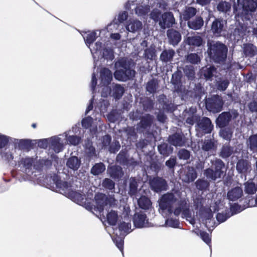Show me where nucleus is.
<instances>
[{
  "label": "nucleus",
  "instance_id": "f257e3e1",
  "mask_svg": "<svg viewBox=\"0 0 257 257\" xmlns=\"http://www.w3.org/2000/svg\"><path fill=\"white\" fill-rule=\"evenodd\" d=\"M118 63L119 69L114 73V77L117 80L125 81L135 77L136 71L133 69L134 64L132 60L122 58Z\"/></svg>",
  "mask_w": 257,
  "mask_h": 257
},
{
  "label": "nucleus",
  "instance_id": "f03ea898",
  "mask_svg": "<svg viewBox=\"0 0 257 257\" xmlns=\"http://www.w3.org/2000/svg\"><path fill=\"white\" fill-rule=\"evenodd\" d=\"M227 51V46L219 41L213 44H210L208 48V53L210 59L218 64H222L225 61Z\"/></svg>",
  "mask_w": 257,
  "mask_h": 257
},
{
  "label": "nucleus",
  "instance_id": "7ed1b4c3",
  "mask_svg": "<svg viewBox=\"0 0 257 257\" xmlns=\"http://www.w3.org/2000/svg\"><path fill=\"white\" fill-rule=\"evenodd\" d=\"M211 168L204 171V175L211 181H215L224 175L225 163L220 159L216 158L211 160Z\"/></svg>",
  "mask_w": 257,
  "mask_h": 257
},
{
  "label": "nucleus",
  "instance_id": "20e7f679",
  "mask_svg": "<svg viewBox=\"0 0 257 257\" xmlns=\"http://www.w3.org/2000/svg\"><path fill=\"white\" fill-rule=\"evenodd\" d=\"M206 108L210 112L217 113L221 111L223 108L224 101L221 96L215 94L211 96L205 100Z\"/></svg>",
  "mask_w": 257,
  "mask_h": 257
},
{
  "label": "nucleus",
  "instance_id": "39448f33",
  "mask_svg": "<svg viewBox=\"0 0 257 257\" xmlns=\"http://www.w3.org/2000/svg\"><path fill=\"white\" fill-rule=\"evenodd\" d=\"M177 201V198L172 193H165L159 199V207L163 211L167 210L169 213H172L173 211V205Z\"/></svg>",
  "mask_w": 257,
  "mask_h": 257
},
{
  "label": "nucleus",
  "instance_id": "423d86ee",
  "mask_svg": "<svg viewBox=\"0 0 257 257\" xmlns=\"http://www.w3.org/2000/svg\"><path fill=\"white\" fill-rule=\"evenodd\" d=\"M116 162L123 167H135L139 164V163L133 157L130 158L128 151L122 149L116 157Z\"/></svg>",
  "mask_w": 257,
  "mask_h": 257
},
{
  "label": "nucleus",
  "instance_id": "0eeeda50",
  "mask_svg": "<svg viewBox=\"0 0 257 257\" xmlns=\"http://www.w3.org/2000/svg\"><path fill=\"white\" fill-rule=\"evenodd\" d=\"M214 125L212 123L211 119L206 116L201 118L200 117L196 123V130L200 136L205 134H210L213 130Z\"/></svg>",
  "mask_w": 257,
  "mask_h": 257
},
{
  "label": "nucleus",
  "instance_id": "6e6552de",
  "mask_svg": "<svg viewBox=\"0 0 257 257\" xmlns=\"http://www.w3.org/2000/svg\"><path fill=\"white\" fill-rule=\"evenodd\" d=\"M167 141L170 145L177 147H183L186 143V138L181 129L169 135Z\"/></svg>",
  "mask_w": 257,
  "mask_h": 257
},
{
  "label": "nucleus",
  "instance_id": "1a4fd4ad",
  "mask_svg": "<svg viewBox=\"0 0 257 257\" xmlns=\"http://www.w3.org/2000/svg\"><path fill=\"white\" fill-rule=\"evenodd\" d=\"M150 186L153 191L159 193L168 189L167 181L162 177H154L150 180Z\"/></svg>",
  "mask_w": 257,
  "mask_h": 257
},
{
  "label": "nucleus",
  "instance_id": "9d476101",
  "mask_svg": "<svg viewBox=\"0 0 257 257\" xmlns=\"http://www.w3.org/2000/svg\"><path fill=\"white\" fill-rule=\"evenodd\" d=\"M225 31L224 22L223 19L215 18L211 25L210 32L214 36L219 37L222 35Z\"/></svg>",
  "mask_w": 257,
  "mask_h": 257
},
{
  "label": "nucleus",
  "instance_id": "9b49d317",
  "mask_svg": "<svg viewBox=\"0 0 257 257\" xmlns=\"http://www.w3.org/2000/svg\"><path fill=\"white\" fill-rule=\"evenodd\" d=\"M184 117L187 124L193 125L197 123L200 116L197 114V109L195 107H191L186 109L183 112Z\"/></svg>",
  "mask_w": 257,
  "mask_h": 257
},
{
  "label": "nucleus",
  "instance_id": "f8f14e48",
  "mask_svg": "<svg viewBox=\"0 0 257 257\" xmlns=\"http://www.w3.org/2000/svg\"><path fill=\"white\" fill-rule=\"evenodd\" d=\"M173 212L177 216H179L181 212L185 217L191 216L189 206L185 199H181L177 202V206L173 209Z\"/></svg>",
  "mask_w": 257,
  "mask_h": 257
},
{
  "label": "nucleus",
  "instance_id": "ddd939ff",
  "mask_svg": "<svg viewBox=\"0 0 257 257\" xmlns=\"http://www.w3.org/2000/svg\"><path fill=\"white\" fill-rule=\"evenodd\" d=\"M236 169L239 174L246 177L251 170V163L245 159H238L236 162Z\"/></svg>",
  "mask_w": 257,
  "mask_h": 257
},
{
  "label": "nucleus",
  "instance_id": "4468645a",
  "mask_svg": "<svg viewBox=\"0 0 257 257\" xmlns=\"http://www.w3.org/2000/svg\"><path fill=\"white\" fill-rule=\"evenodd\" d=\"M133 220L134 226L136 228H141L148 226L149 222L147 215L142 211L135 213Z\"/></svg>",
  "mask_w": 257,
  "mask_h": 257
},
{
  "label": "nucleus",
  "instance_id": "2eb2a0df",
  "mask_svg": "<svg viewBox=\"0 0 257 257\" xmlns=\"http://www.w3.org/2000/svg\"><path fill=\"white\" fill-rule=\"evenodd\" d=\"M242 13L246 16L251 15L257 8V0H242Z\"/></svg>",
  "mask_w": 257,
  "mask_h": 257
},
{
  "label": "nucleus",
  "instance_id": "dca6fc26",
  "mask_svg": "<svg viewBox=\"0 0 257 257\" xmlns=\"http://www.w3.org/2000/svg\"><path fill=\"white\" fill-rule=\"evenodd\" d=\"M232 119V115L229 111H224L219 114L215 122L217 126L222 128L227 126Z\"/></svg>",
  "mask_w": 257,
  "mask_h": 257
},
{
  "label": "nucleus",
  "instance_id": "f3484780",
  "mask_svg": "<svg viewBox=\"0 0 257 257\" xmlns=\"http://www.w3.org/2000/svg\"><path fill=\"white\" fill-rule=\"evenodd\" d=\"M175 20L173 14L171 12H165L161 16V19L159 22V25L162 29L170 28L175 24Z\"/></svg>",
  "mask_w": 257,
  "mask_h": 257
},
{
  "label": "nucleus",
  "instance_id": "a211bd4d",
  "mask_svg": "<svg viewBox=\"0 0 257 257\" xmlns=\"http://www.w3.org/2000/svg\"><path fill=\"white\" fill-rule=\"evenodd\" d=\"M94 199L96 203L95 207L96 210L100 213L103 212L104 207L109 203V199L105 194L101 193L96 194L95 195Z\"/></svg>",
  "mask_w": 257,
  "mask_h": 257
},
{
  "label": "nucleus",
  "instance_id": "6ab92c4d",
  "mask_svg": "<svg viewBox=\"0 0 257 257\" xmlns=\"http://www.w3.org/2000/svg\"><path fill=\"white\" fill-rule=\"evenodd\" d=\"M182 73L180 71H176L172 74L171 82L174 86V91L179 93L183 91V85L181 81Z\"/></svg>",
  "mask_w": 257,
  "mask_h": 257
},
{
  "label": "nucleus",
  "instance_id": "aec40b11",
  "mask_svg": "<svg viewBox=\"0 0 257 257\" xmlns=\"http://www.w3.org/2000/svg\"><path fill=\"white\" fill-rule=\"evenodd\" d=\"M35 144L32 140L29 139H15V148L20 150L30 151L34 147Z\"/></svg>",
  "mask_w": 257,
  "mask_h": 257
},
{
  "label": "nucleus",
  "instance_id": "412c9836",
  "mask_svg": "<svg viewBox=\"0 0 257 257\" xmlns=\"http://www.w3.org/2000/svg\"><path fill=\"white\" fill-rule=\"evenodd\" d=\"M53 184L56 185V187L59 191L65 192L71 187V184L66 181H63L58 175L54 174L51 177Z\"/></svg>",
  "mask_w": 257,
  "mask_h": 257
},
{
  "label": "nucleus",
  "instance_id": "4be33fe9",
  "mask_svg": "<svg viewBox=\"0 0 257 257\" xmlns=\"http://www.w3.org/2000/svg\"><path fill=\"white\" fill-rule=\"evenodd\" d=\"M107 173L109 176L114 180L121 179L124 175L121 167L116 165L108 167L107 168Z\"/></svg>",
  "mask_w": 257,
  "mask_h": 257
},
{
  "label": "nucleus",
  "instance_id": "5701e85b",
  "mask_svg": "<svg viewBox=\"0 0 257 257\" xmlns=\"http://www.w3.org/2000/svg\"><path fill=\"white\" fill-rule=\"evenodd\" d=\"M167 35L169 43L173 46L178 45L181 40L180 33L176 30L169 29L167 32Z\"/></svg>",
  "mask_w": 257,
  "mask_h": 257
},
{
  "label": "nucleus",
  "instance_id": "b1692460",
  "mask_svg": "<svg viewBox=\"0 0 257 257\" xmlns=\"http://www.w3.org/2000/svg\"><path fill=\"white\" fill-rule=\"evenodd\" d=\"M201 76L206 81L212 80L214 73L216 72V68L213 65L204 66L200 70Z\"/></svg>",
  "mask_w": 257,
  "mask_h": 257
},
{
  "label": "nucleus",
  "instance_id": "393cba45",
  "mask_svg": "<svg viewBox=\"0 0 257 257\" xmlns=\"http://www.w3.org/2000/svg\"><path fill=\"white\" fill-rule=\"evenodd\" d=\"M243 196V190L240 187H235L229 190L227 193V198L231 201H235Z\"/></svg>",
  "mask_w": 257,
  "mask_h": 257
},
{
  "label": "nucleus",
  "instance_id": "a878e982",
  "mask_svg": "<svg viewBox=\"0 0 257 257\" xmlns=\"http://www.w3.org/2000/svg\"><path fill=\"white\" fill-rule=\"evenodd\" d=\"M154 117L153 115L147 113L145 114L141 118L140 121L138 124L139 128L143 130H146L150 128L154 121Z\"/></svg>",
  "mask_w": 257,
  "mask_h": 257
},
{
  "label": "nucleus",
  "instance_id": "bb28decb",
  "mask_svg": "<svg viewBox=\"0 0 257 257\" xmlns=\"http://www.w3.org/2000/svg\"><path fill=\"white\" fill-rule=\"evenodd\" d=\"M216 145L214 139H205L201 141V149L204 152H211L216 150Z\"/></svg>",
  "mask_w": 257,
  "mask_h": 257
},
{
  "label": "nucleus",
  "instance_id": "cd10ccee",
  "mask_svg": "<svg viewBox=\"0 0 257 257\" xmlns=\"http://www.w3.org/2000/svg\"><path fill=\"white\" fill-rule=\"evenodd\" d=\"M100 79L103 85H108L112 80L111 71L108 68H103L100 71Z\"/></svg>",
  "mask_w": 257,
  "mask_h": 257
},
{
  "label": "nucleus",
  "instance_id": "c85d7f7f",
  "mask_svg": "<svg viewBox=\"0 0 257 257\" xmlns=\"http://www.w3.org/2000/svg\"><path fill=\"white\" fill-rule=\"evenodd\" d=\"M204 25V21L201 16H197L194 19L187 22L188 27L194 30H198L202 28Z\"/></svg>",
  "mask_w": 257,
  "mask_h": 257
},
{
  "label": "nucleus",
  "instance_id": "c756f323",
  "mask_svg": "<svg viewBox=\"0 0 257 257\" xmlns=\"http://www.w3.org/2000/svg\"><path fill=\"white\" fill-rule=\"evenodd\" d=\"M197 12L196 8L187 6L182 11L181 16L184 21H188L196 15Z\"/></svg>",
  "mask_w": 257,
  "mask_h": 257
},
{
  "label": "nucleus",
  "instance_id": "7c9ffc66",
  "mask_svg": "<svg viewBox=\"0 0 257 257\" xmlns=\"http://www.w3.org/2000/svg\"><path fill=\"white\" fill-rule=\"evenodd\" d=\"M234 152V148L229 143L223 145L220 151L219 155L223 159H226L231 156Z\"/></svg>",
  "mask_w": 257,
  "mask_h": 257
},
{
  "label": "nucleus",
  "instance_id": "2f4dec72",
  "mask_svg": "<svg viewBox=\"0 0 257 257\" xmlns=\"http://www.w3.org/2000/svg\"><path fill=\"white\" fill-rule=\"evenodd\" d=\"M158 150L159 153L164 157H168L173 151V148L166 143H163L158 145Z\"/></svg>",
  "mask_w": 257,
  "mask_h": 257
},
{
  "label": "nucleus",
  "instance_id": "473e14b6",
  "mask_svg": "<svg viewBox=\"0 0 257 257\" xmlns=\"http://www.w3.org/2000/svg\"><path fill=\"white\" fill-rule=\"evenodd\" d=\"M204 43L202 38L198 35L189 36L186 39V43L193 47H200Z\"/></svg>",
  "mask_w": 257,
  "mask_h": 257
},
{
  "label": "nucleus",
  "instance_id": "72a5a7b5",
  "mask_svg": "<svg viewBox=\"0 0 257 257\" xmlns=\"http://www.w3.org/2000/svg\"><path fill=\"white\" fill-rule=\"evenodd\" d=\"M243 51L246 57H252L257 53V48L252 44L245 43L243 44Z\"/></svg>",
  "mask_w": 257,
  "mask_h": 257
},
{
  "label": "nucleus",
  "instance_id": "f704fd0d",
  "mask_svg": "<svg viewBox=\"0 0 257 257\" xmlns=\"http://www.w3.org/2000/svg\"><path fill=\"white\" fill-rule=\"evenodd\" d=\"M60 139L58 137H53L50 139L49 144L54 151L58 153L63 150V145L60 143Z\"/></svg>",
  "mask_w": 257,
  "mask_h": 257
},
{
  "label": "nucleus",
  "instance_id": "c9c22d12",
  "mask_svg": "<svg viewBox=\"0 0 257 257\" xmlns=\"http://www.w3.org/2000/svg\"><path fill=\"white\" fill-rule=\"evenodd\" d=\"M247 148L253 153H257V133L251 135L246 141Z\"/></svg>",
  "mask_w": 257,
  "mask_h": 257
},
{
  "label": "nucleus",
  "instance_id": "e433bc0d",
  "mask_svg": "<svg viewBox=\"0 0 257 257\" xmlns=\"http://www.w3.org/2000/svg\"><path fill=\"white\" fill-rule=\"evenodd\" d=\"M175 54V51L173 49L164 50L160 55V60L165 63L172 61Z\"/></svg>",
  "mask_w": 257,
  "mask_h": 257
},
{
  "label": "nucleus",
  "instance_id": "4c0bfd02",
  "mask_svg": "<svg viewBox=\"0 0 257 257\" xmlns=\"http://www.w3.org/2000/svg\"><path fill=\"white\" fill-rule=\"evenodd\" d=\"M139 207L144 210H148L152 206L150 199L145 195H142L138 200Z\"/></svg>",
  "mask_w": 257,
  "mask_h": 257
},
{
  "label": "nucleus",
  "instance_id": "58836bf2",
  "mask_svg": "<svg viewBox=\"0 0 257 257\" xmlns=\"http://www.w3.org/2000/svg\"><path fill=\"white\" fill-rule=\"evenodd\" d=\"M159 87V81L156 78H152L147 83L146 89L150 94H154L157 92Z\"/></svg>",
  "mask_w": 257,
  "mask_h": 257
},
{
  "label": "nucleus",
  "instance_id": "ea45409f",
  "mask_svg": "<svg viewBox=\"0 0 257 257\" xmlns=\"http://www.w3.org/2000/svg\"><path fill=\"white\" fill-rule=\"evenodd\" d=\"M81 164L80 160L76 156H72L70 157L66 163L67 166L75 171L80 167Z\"/></svg>",
  "mask_w": 257,
  "mask_h": 257
},
{
  "label": "nucleus",
  "instance_id": "a19ab883",
  "mask_svg": "<svg viewBox=\"0 0 257 257\" xmlns=\"http://www.w3.org/2000/svg\"><path fill=\"white\" fill-rule=\"evenodd\" d=\"M35 162V159L33 157H26L22 158L20 161V165L25 168L26 171L31 170Z\"/></svg>",
  "mask_w": 257,
  "mask_h": 257
},
{
  "label": "nucleus",
  "instance_id": "79ce46f5",
  "mask_svg": "<svg viewBox=\"0 0 257 257\" xmlns=\"http://www.w3.org/2000/svg\"><path fill=\"white\" fill-rule=\"evenodd\" d=\"M105 170V165L102 163H95L91 168L90 170V173L91 174L94 176H97L103 172H104Z\"/></svg>",
  "mask_w": 257,
  "mask_h": 257
},
{
  "label": "nucleus",
  "instance_id": "37998d69",
  "mask_svg": "<svg viewBox=\"0 0 257 257\" xmlns=\"http://www.w3.org/2000/svg\"><path fill=\"white\" fill-rule=\"evenodd\" d=\"M197 177V174L195 169L192 167H189L185 174L184 181L187 183L193 182Z\"/></svg>",
  "mask_w": 257,
  "mask_h": 257
},
{
  "label": "nucleus",
  "instance_id": "c03bdc74",
  "mask_svg": "<svg viewBox=\"0 0 257 257\" xmlns=\"http://www.w3.org/2000/svg\"><path fill=\"white\" fill-rule=\"evenodd\" d=\"M244 185V191L246 194H253L256 193L257 191V185L252 181L248 180L245 182Z\"/></svg>",
  "mask_w": 257,
  "mask_h": 257
},
{
  "label": "nucleus",
  "instance_id": "a18cd8bd",
  "mask_svg": "<svg viewBox=\"0 0 257 257\" xmlns=\"http://www.w3.org/2000/svg\"><path fill=\"white\" fill-rule=\"evenodd\" d=\"M216 9L219 12L227 13L231 9V4L229 2L222 1L217 5Z\"/></svg>",
  "mask_w": 257,
  "mask_h": 257
},
{
  "label": "nucleus",
  "instance_id": "49530a36",
  "mask_svg": "<svg viewBox=\"0 0 257 257\" xmlns=\"http://www.w3.org/2000/svg\"><path fill=\"white\" fill-rule=\"evenodd\" d=\"M186 61L192 64H198L201 62L200 56L197 53H190L186 56Z\"/></svg>",
  "mask_w": 257,
  "mask_h": 257
},
{
  "label": "nucleus",
  "instance_id": "de8ad7c7",
  "mask_svg": "<svg viewBox=\"0 0 257 257\" xmlns=\"http://www.w3.org/2000/svg\"><path fill=\"white\" fill-rule=\"evenodd\" d=\"M118 220V214L117 211L111 210L107 214V221L110 225H115Z\"/></svg>",
  "mask_w": 257,
  "mask_h": 257
},
{
  "label": "nucleus",
  "instance_id": "09e8293b",
  "mask_svg": "<svg viewBox=\"0 0 257 257\" xmlns=\"http://www.w3.org/2000/svg\"><path fill=\"white\" fill-rule=\"evenodd\" d=\"M230 82L227 79H220L216 82L215 86L216 88L220 91H224L228 87Z\"/></svg>",
  "mask_w": 257,
  "mask_h": 257
},
{
  "label": "nucleus",
  "instance_id": "8fccbe9b",
  "mask_svg": "<svg viewBox=\"0 0 257 257\" xmlns=\"http://www.w3.org/2000/svg\"><path fill=\"white\" fill-rule=\"evenodd\" d=\"M195 185L198 190L205 191L209 188L210 184L209 182L206 180L199 179L196 181Z\"/></svg>",
  "mask_w": 257,
  "mask_h": 257
},
{
  "label": "nucleus",
  "instance_id": "3c124183",
  "mask_svg": "<svg viewBox=\"0 0 257 257\" xmlns=\"http://www.w3.org/2000/svg\"><path fill=\"white\" fill-rule=\"evenodd\" d=\"M156 50L154 47L151 46L149 48H147L144 51V56L145 58L153 60L156 57Z\"/></svg>",
  "mask_w": 257,
  "mask_h": 257
},
{
  "label": "nucleus",
  "instance_id": "603ef678",
  "mask_svg": "<svg viewBox=\"0 0 257 257\" xmlns=\"http://www.w3.org/2000/svg\"><path fill=\"white\" fill-rule=\"evenodd\" d=\"M102 186L105 189L112 192L114 190L115 183L109 178H105L102 181Z\"/></svg>",
  "mask_w": 257,
  "mask_h": 257
},
{
  "label": "nucleus",
  "instance_id": "864d4df0",
  "mask_svg": "<svg viewBox=\"0 0 257 257\" xmlns=\"http://www.w3.org/2000/svg\"><path fill=\"white\" fill-rule=\"evenodd\" d=\"M184 72L186 76L190 80H193L195 78V72L194 68L193 66H186L184 69Z\"/></svg>",
  "mask_w": 257,
  "mask_h": 257
},
{
  "label": "nucleus",
  "instance_id": "5fc2aeb1",
  "mask_svg": "<svg viewBox=\"0 0 257 257\" xmlns=\"http://www.w3.org/2000/svg\"><path fill=\"white\" fill-rule=\"evenodd\" d=\"M124 92V88L120 84H116L113 88V96L116 99L120 98Z\"/></svg>",
  "mask_w": 257,
  "mask_h": 257
},
{
  "label": "nucleus",
  "instance_id": "6e6d98bb",
  "mask_svg": "<svg viewBox=\"0 0 257 257\" xmlns=\"http://www.w3.org/2000/svg\"><path fill=\"white\" fill-rule=\"evenodd\" d=\"M138 183L136 180L134 178L131 180L129 184L128 193L131 196L135 195L138 191Z\"/></svg>",
  "mask_w": 257,
  "mask_h": 257
},
{
  "label": "nucleus",
  "instance_id": "4d7b16f0",
  "mask_svg": "<svg viewBox=\"0 0 257 257\" xmlns=\"http://www.w3.org/2000/svg\"><path fill=\"white\" fill-rule=\"evenodd\" d=\"M128 30L135 32L140 30L142 28V23L139 21H134L127 26Z\"/></svg>",
  "mask_w": 257,
  "mask_h": 257
},
{
  "label": "nucleus",
  "instance_id": "13d9d810",
  "mask_svg": "<svg viewBox=\"0 0 257 257\" xmlns=\"http://www.w3.org/2000/svg\"><path fill=\"white\" fill-rule=\"evenodd\" d=\"M153 157L154 156L152 155L149 156L150 160L149 166L151 169L158 172L161 169V164L158 161H154Z\"/></svg>",
  "mask_w": 257,
  "mask_h": 257
},
{
  "label": "nucleus",
  "instance_id": "bf43d9fd",
  "mask_svg": "<svg viewBox=\"0 0 257 257\" xmlns=\"http://www.w3.org/2000/svg\"><path fill=\"white\" fill-rule=\"evenodd\" d=\"M86 45L92 44L96 39V33L95 32H89L84 37Z\"/></svg>",
  "mask_w": 257,
  "mask_h": 257
},
{
  "label": "nucleus",
  "instance_id": "052dcab7",
  "mask_svg": "<svg viewBox=\"0 0 257 257\" xmlns=\"http://www.w3.org/2000/svg\"><path fill=\"white\" fill-rule=\"evenodd\" d=\"M150 11L149 6H138L136 9V13L139 16H143L147 15Z\"/></svg>",
  "mask_w": 257,
  "mask_h": 257
},
{
  "label": "nucleus",
  "instance_id": "680f3d73",
  "mask_svg": "<svg viewBox=\"0 0 257 257\" xmlns=\"http://www.w3.org/2000/svg\"><path fill=\"white\" fill-rule=\"evenodd\" d=\"M93 121V118L90 116H88L83 118L81 120L82 126L85 129H87L92 126Z\"/></svg>",
  "mask_w": 257,
  "mask_h": 257
},
{
  "label": "nucleus",
  "instance_id": "e2e57ef3",
  "mask_svg": "<svg viewBox=\"0 0 257 257\" xmlns=\"http://www.w3.org/2000/svg\"><path fill=\"white\" fill-rule=\"evenodd\" d=\"M143 109L145 111L151 110L154 107V103L150 98L145 99L142 103Z\"/></svg>",
  "mask_w": 257,
  "mask_h": 257
},
{
  "label": "nucleus",
  "instance_id": "0e129e2a",
  "mask_svg": "<svg viewBox=\"0 0 257 257\" xmlns=\"http://www.w3.org/2000/svg\"><path fill=\"white\" fill-rule=\"evenodd\" d=\"M120 148L119 142L117 140H114L109 145L108 151L110 153H115L120 149Z\"/></svg>",
  "mask_w": 257,
  "mask_h": 257
},
{
  "label": "nucleus",
  "instance_id": "69168bd1",
  "mask_svg": "<svg viewBox=\"0 0 257 257\" xmlns=\"http://www.w3.org/2000/svg\"><path fill=\"white\" fill-rule=\"evenodd\" d=\"M220 136L223 139L227 141H230L232 136V133L229 129L224 128L221 130L219 133Z\"/></svg>",
  "mask_w": 257,
  "mask_h": 257
},
{
  "label": "nucleus",
  "instance_id": "338daca9",
  "mask_svg": "<svg viewBox=\"0 0 257 257\" xmlns=\"http://www.w3.org/2000/svg\"><path fill=\"white\" fill-rule=\"evenodd\" d=\"M178 156L180 159L187 160L190 157V152L186 149H182L178 151Z\"/></svg>",
  "mask_w": 257,
  "mask_h": 257
},
{
  "label": "nucleus",
  "instance_id": "774afa93",
  "mask_svg": "<svg viewBox=\"0 0 257 257\" xmlns=\"http://www.w3.org/2000/svg\"><path fill=\"white\" fill-rule=\"evenodd\" d=\"M102 56L105 59L112 60L114 58L113 50L106 48L103 49Z\"/></svg>",
  "mask_w": 257,
  "mask_h": 257
}]
</instances>
